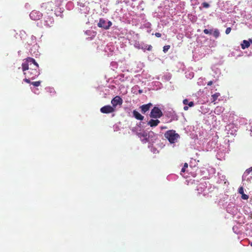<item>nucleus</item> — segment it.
Masks as SVG:
<instances>
[{
    "label": "nucleus",
    "instance_id": "obj_1",
    "mask_svg": "<svg viewBox=\"0 0 252 252\" xmlns=\"http://www.w3.org/2000/svg\"><path fill=\"white\" fill-rule=\"evenodd\" d=\"M22 69L25 76L32 80L34 79L40 74L38 64L31 57H28L23 60Z\"/></svg>",
    "mask_w": 252,
    "mask_h": 252
},
{
    "label": "nucleus",
    "instance_id": "obj_2",
    "mask_svg": "<svg viewBox=\"0 0 252 252\" xmlns=\"http://www.w3.org/2000/svg\"><path fill=\"white\" fill-rule=\"evenodd\" d=\"M164 137L170 143H174L180 138V135L176 133L175 130H169L164 133Z\"/></svg>",
    "mask_w": 252,
    "mask_h": 252
},
{
    "label": "nucleus",
    "instance_id": "obj_3",
    "mask_svg": "<svg viewBox=\"0 0 252 252\" xmlns=\"http://www.w3.org/2000/svg\"><path fill=\"white\" fill-rule=\"evenodd\" d=\"M163 115L160 109L157 107H154L151 110L150 116L153 118H159Z\"/></svg>",
    "mask_w": 252,
    "mask_h": 252
},
{
    "label": "nucleus",
    "instance_id": "obj_4",
    "mask_svg": "<svg viewBox=\"0 0 252 252\" xmlns=\"http://www.w3.org/2000/svg\"><path fill=\"white\" fill-rule=\"evenodd\" d=\"M112 22L111 21H107V20L100 18L97 26L99 28H102L105 30H107L112 26Z\"/></svg>",
    "mask_w": 252,
    "mask_h": 252
},
{
    "label": "nucleus",
    "instance_id": "obj_5",
    "mask_svg": "<svg viewBox=\"0 0 252 252\" xmlns=\"http://www.w3.org/2000/svg\"><path fill=\"white\" fill-rule=\"evenodd\" d=\"M42 16V14L39 11L37 10H32L30 14V18L34 21L39 20Z\"/></svg>",
    "mask_w": 252,
    "mask_h": 252
},
{
    "label": "nucleus",
    "instance_id": "obj_6",
    "mask_svg": "<svg viewBox=\"0 0 252 252\" xmlns=\"http://www.w3.org/2000/svg\"><path fill=\"white\" fill-rule=\"evenodd\" d=\"M123 100L119 96H116L111 100V104L113 108H115L117 105H121L123 104Z\"/></svg>",
    "mask_w": 252,
    "mask_h": 252
},
{
    "label": "nucleus",
    "instance_id": "obj_7",
    "mask_svg": "<svg viewBox=\"0 0 252 252\" xmlns=\"http://www.w3.org/2000/svg\"><path fill=\"white\" fill-rule=\"evenodd\" d=\"M100 112L104 114L111 113L115 111V108L110 105H106L100 108Z\"/></svg>",
    "mask_w": 252,
    "mask_h": 252
},
{
    "label": "nucleus",
    "instance_id": "obj_8",
    "mask_svg": "<svg viewBox=\"0 0 252 252\" xmlns=\"http://www.w3.org/2000/svg\"><path fill=\"white\" fill-rule=\"evenodd\" d=\"M53 3L52 1H49L46 3H43L41 5V7L47 11H52L53 9Z\"/></svg>",
    "mask_w": 252,
    "mask_h": 252
},
{
    "label": "nucleus",
    "instance_id": "obj_9",
    "mask_svg": "<svg viewBox=\"0 0 252 252\" xmlns=\"http://www.w3.org/2000/svg\"><path fill=\"white\" fill-rule=\"evenodd\" d=\"M152 106V104L151 103H149L147 104L142 105L141 106H140L142 113L145 114L146 112L149 110Z\"/></svg>",
    "mask_w": 252,
    "mask_h": 252
},
{
    "label": "nucleus",
    "instance_id": "obj_10",
    "mask_svg": "<svg viewBox=\"0 0 252 252\" xmlns=\"http://www.w3.org/2000/svg\"><path fill=\"white\" fill-rule=\"evenodd\" d=\"M138 135L139 137L141 138V141H142L143 143H145L148 141L147 133H138Z\"/></svg>",
    "mask_w": 252,
    "mask_h": 252
},
{
    "label": "nucleus",
    "instance_id": "obj_11",
    "mask_svg": "<svg viewBox=\"0 0 252 252\" xmlns=\"http://www.w3.org/2000/svg\"><path fill=\"white\" fill-rule=\"evenodd\" d=\"M250 42L252 43V40L249 39V41L244 40L243 41V43L241 44V48L243 49H245L246 48H248L250 46Z\"/></svg>",
    "mask_w": 252,
    "mask_h": 252
},
{
    "label": "nucleus",
    "instance_id": "obj_12",
    "mask_svg": "<svg viewBox=\"0 0 252 252\" xmlns=\"http://www.w3.org/2000/svg\"><path fill=\"white\" fill-rule=\"evenodd\" d=\"M159 123L160 121L158 119H151L148 122V125L150 126L151 127H154L157 126L159 124Z\"/></svg>",
    "mask_w": 252,
    "mask_h": 252
},
{
    "label": "nucleus",
    "instance_id": "obj_13",
    "mask_svg": "<svg viewBox=\"0 0 252 252\" xmlns=\"http://www.w3.org/2000/svg\"><path fill=\"white\" fill-rule=\"evenodd\" d=\"M238 192L242 195L241 198L243 199L247 200L249 198V195L244 193V189L242 187L239 188Z\"/></svg>",
    "mask_w": 252,
    "mask_h": 252
},
{
    "label": "nucleus",
    "instance_id": "obj_14",
    "mask_svg": "<svg viewBox=\"0 0 252 252\" xmlns=\"http://www.w3.org/2000/svg\"><path fill=\"white\" fill-rule=\"evenodd\" d=\"M133 115L134 118L137 120L142 121L144 119V116L141 115L138 111L135 110H133Z\"/></svg>",
    "mask_w": 252,
    "mask_h": 252
},
{
    "label": "nucleus",
    "instance_id": "obj_15",
    "mask_svg": "<svg viewBox=\"0 0 252 252\" xmlns=\"http://www.w3.org/2000/svg\"><path fill=\"white\" fill-rule=\"evenodd\" d=\"M219 96H220V94L219 93H216L215 94H213L212 95V102H214V104H216L215 102Z\"/></svg>",
    "mask_w": 252,
    "mask_h": 252
},
{
    "label": "nucleus",
    "instance_id": "obj_16",
    "mask_svg": "<svg viewBox=\"0 0 252 252\" xmlns=\"http://www.w3.org/2000/svg\"><path fill=\"white\" fill-rule=\"evenodd\" d=\"M152 46L151 45H146L144 46L141 47V49H142L144 51H145V50H147L148 51H151L152 50Z\"/></svg>",
    "mask_w": 252,
    "mask_h": 252
},
{
    "label": "nucleus",
    "instance_id": "obj_17",
    "mask_svg": "<svg viewBox=\"0 0 252 252\" xmlns=\"http://www.w3.org/2000/svg\"><path fill=\"white\" fill-rule=\"evenodd\" d=\"M224 109L221 107V106H218L215 109V112L217 113V114H219L220 113H221Z\"/></svg>",
    "mask_w": 252,
    "mask_h": 252
},
{
    "label": "nucleus",
    "instance_id": "obj_18",
    "mask_svg": "<svg viewBox=\"0 0 252 252\" xmlns=\"http://www.w3.org/2000/svg\"><path fill=\"white\" fill-rule=\"evenodd\" d=\"M212 33L216 38H217L220 36V34L218 29H215Z\"/></svg>",
    "mask_w": 252,
    "mask_h": 252
},
{
    "label": "nucleus",
    "instance_id": "obj_19",
    "mask_svg": "<svg viewBox=\"0 0 252 252\" xmlns=\"http://www.w3.org/2000/svg\"><path fill=\"white\" fill-rule=\"evenodd\" d=\"M41 82L40 81H35L32 82L31 84L35 87H38L40 85Z\"/></svg>",
    "mask_w": 252,
    "mask_h": 252
},
{
    "label": "nucleus",
    "instance_id": "obj_20",
    "mask_svg": "<svg viewBox=\"0 0 252 252\" xmlns=\"http://www.w3.org/2000/svg\"><path fill=\"white\" fill-rule=\"evenodd\" d=\"M203 32L204 33H205L206 34H211L213 33V30H209L208 29H205V30H204Z\"/></svg>",
    "mask_w": 252,
    "mask_h": 252
},
{
    "label": "nucleus",
    "instance_id": "obj_21",
    "mask_svg": "<svg viewBox=\"0 0 252 252\" xmlns=\"http://www.w3.org/2000/svg\"><path fill=\"white\" fill-rule=\"evenodd\" d=\"M170 47V45H165L163 47V51L164 53H166Z\"/></svg>",
    "mask_w": 252,
    "mask_h": 252
},
{
    "label": "nucleus",
    "instance_id": "obj_22",
    "mask_svg": "<svg viewBox=\"0 0 252 252\" xmlns=\"http://www.w3.org/2000/svg\"><path fill=\"white\" fill-rule=\"evenodd\" d=\"M252 171V167H251L246 170L244 175H248Z\"/></svg>",
    "mask_w": 252,
    "mask_h": 252
},
{
    "label": "nucleus",
    "instance_id": "obj_23",
    "mask_svg": "<svg viewBox=\"0 0 252 252\" xmlns=\"http://www.w3.org/2000/svg\"><path fill=\"white\" fill-rule=\"evenodd\" d=\"M188 164L187 163H185L184 165V166L182 168V170H181V172H185V170H186V169L187 168H188Z\"/></svg>",
    "mask_w": 252,
    "mask_h": 252
},
{
    "label": "nucleus",
    "instance_id": "obj_24",
    "mask_svg": "<svg viewBox=\"0 0 252 252\" xmlns=\"http://www.w3.org/2000/svg\"><path fill=\"white\" fill-rule=\"evenodd\" d=\"M202 5L203 6V7L204 8H208L209 6H210V5L209 4H208V3L206 2H204L202 3Z\"/></svg>",
    "mask_w": 252,
    "mask_h": 252
},
{
    "label": "nucleus",
    "instance_id": "obj_25",
    "mask_svg": "<svg viewBox=\"0 0 252 252\" xmlns=\"http://www.w3.org/2000/svg\"><path fill=\"white\" fill-rule=\"evenodd\" d=\"M30 79H31L28 78L26 76V78L24 79V81L27 83L31 84L32 82H31Z\"/></svg>",
    "mask_w": 252,
    "mask_h": 252
},
{
    "label": "nucleus",
    "instance_id": "obj_26",
    "mask_svg": "<svg viewBox=\"0 0 252 252\" xmlns=\"http://www.w3.org/2000/svg\"><path fill=\"white\" fill-rule=\"evenodd\" d=\"M231 31V28L229 27V28H226V29L225 30V33L226 34H228Z\"/></svg>",
    "mask_w": 252,
    "mask_h": 252
},
{
    "label": "nucleus",
    "instance_id": "obj_27",
    "mask_svg": "<svg viewBox=\"0 0 252 252\" xmlns=\"http://www.w3.org/2000/svg\"><path fill=\"white\" fill-rule=\"evenodd\" d=\"M183 103H184V104H185L186 105H188L189 103V100L187 99H185L183 100Z\"/></svg>",
    "mask_w": 252,
    "mask_h": 252
},
{
    "label": "nucleus",
    "instance_id": "obj_28",
    "mask_svg": "<svg viewBox=\"0 0 252 252\" xmlns=\"http://www.w3.org/2000/svg\"><path fill=\"white\" fill-rule=\"evenodd\" d=\"M155 36L157 37H160L161 36V34L159 32H156L155 34Z\"/></svg>",
    "mask_w": 252,
    "mask_h": 252
},
{
    "label": "nucleus",
    "instance_id": "obj_29",
    "mask_svg": "<svg viewBox=\"0 0 252 252\" xmlns=\"http://www.w3.org/2000/svg\"><path fill=\"white\" fill-rule=\"evenodd\" d=\"M189 107H192L194 106V103L193 101H190L189 102L188 104Z\"/></svg>",
    "mask_w": 252,
    "mask_h": 252
},
{
    "label": "nucleus",
    "instance_id": "obj_30",
    "mask_svg": "<svg viewBox=\"0 0 252 252\" xmlns=\"http://www.w3.org/2000/svg\"><path fill=\"white\" fill-rule=\"evenodd\" d=\"M212 84H213V81H210L208 82V83H207V85L208 86H211Z\"/></svg>",
    "mask_w": 252,
    "mask_h": 252
},
{
    "label": "nucleus",
    "instance_id": "obj_31",
    "mask_svg": "<svg viewBox=\"0 0 252 252\" xmlns=\"http://www.w3.org/2000/svg\"><path fill=\"white\" fill-rule=\"evenodd\" d=\"M188 109H189V107H188V106H186H186H185L184 107V110L185 111H187Z\"/></svg>",
    "mask_w": 252,
    "mask_h": 252
},
{
    "label": "nucleus",
    "instance_id": "obj_32",
    "mask_svg": "<svg viewBox=\"0 0 252 252\" xmlns=\"http://www.w3.org/2000/svg\"><path fill=\"white\" fill-rule=\"evenodd\" d=\"M49 20L50 21L51 24H52L53 23V22H54L53 19L50 18H49Z\"/></svg>",
    "mask_w": 252,
    "mask_h": 252
},
{
    "label": "nucleus",
    "instance_id": "obj_33",
    "mask_svg": "<svg viewBox=\"0 0 252 252\" xmlns=\"http://www.w3.org/2000/svg\"><path fill=\"white\" fill-rule=\"evenodd\" d=\"M45 25L48 27H50L51 26L49 25L48 24H46Z\"/></svg>",
    "mask_w": 252,
    "mask_h": 252
},
{
    "label": "nucleus",
    "instance_id": "obj_34",
    "mask_svg": "<svg viewBox=\"0 0 252 252\" xmlns=\"http://www.w3.org/2000/svg\"><path fill=\"white\" fill-rule=\"evenodd\" d=\"M138 92H139V94H141L143 92L142 90H139Z\"/></svg>",
    "mask_w": 252,
    "mask_h": 252
},
{
    "label": "nucleus",
    "instance_id": "obj_35",
    "mask_svg": "<svg viewBox=\"0 0 252 252\" xmlns=\"http://www.w3.org/2000/svg\"><path fill=\"white\" fill-rule=\"evenodd\" d=\"M135 47H136L138 49H141V47H140L139 46H135Z\"/></svg>",
    "mask_w": 252,
    "mask_h": 252
},
{
    "label": "nucleus",
    "instance_id": "obj_36",
    "mask_svg": "<svg viewBox=\"0 0 252 252\" xmlns=\"http://www.w3.org/2000/svg\"><path fill=\"white\" fill-rule=\"evenodd\" d=\"M161 129H164V128H166V126H164V127H161Z\"/></svg>",
    "mask_w": 252,
    "mask_h": 252
},
{
    "label": "nucleus",
    "instance_id": "obj_37",
    "mask_svg": "<svg viewBox=\"0 0 252 252\" xmlns=\"http://www.w3.org/2000/svg\"><path fill=\"white\" fill-rule=\"evenodd\" d=\"M250 245L252 247V242L250 243Z\"/></svg>",
    "mask_w": 252,
    "mask_h": 252
}]
</instances>
